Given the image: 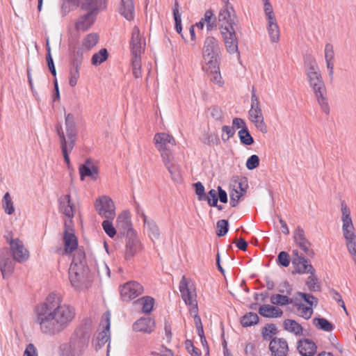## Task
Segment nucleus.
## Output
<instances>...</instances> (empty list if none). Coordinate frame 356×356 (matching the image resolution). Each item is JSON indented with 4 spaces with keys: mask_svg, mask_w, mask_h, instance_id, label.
<instances>
[{
    "mask_svg": "<svg viewBox=\"0 0 356 356\" xmlns=\"http://www.w3.org/2000/svg\"><path fill=\"white\" fill-rule=\"evenodd\" d=\"M273 356H286L289 351L287 341L283 338L274 337L269 343Z\"/></svg>",
    "mask_w": 356,
    "mask_h": 356,
    "instance_id": "obj_25",
    "label": "nucleus"
},
{
    "mask_svg": "<svg viewBox=\"0 0 356 356\" xmlns=\"http://www.w3.org/2000/svg\"><path fill=\"white\" fill-rule=\"evenodd\" d=\"M102 323H105L104 329L98 334L95 349L101 348L110 339L111 314L109 312H105L102 317Z\"/></svg>",
    "mask_w": 356,
    "mask_h": 356,
    "instance_id": "obj_22",
    "label": "nucleus"
},
{
    "mask_svg": "<svg viewBox=\"0 0 356 356\" xmlns=\"http://www.w3.org/2000/svg\"><path fill=\"white\" fill-rule=\"evenodd\" d=\"M277 332V327L273 323L267 324L262 328L261 334L264 339L267 340L272 338Z\"/></svg>",
    "mask_w": 356,
    "mask_h": 356,
    "instance_id": "obj_50",
    "label": "nucleus"
},
{
    "mask_svg": "<svg viewBox=\"0 0 356 356\" xmlns=\"http://www.w3.org/2000/svg\"><path fill=\"white\" fill-rule=\"evenodd\" d=\"M72 220L65 221V230L63 235L64 252L65 254L72 253L78 247V240L72 228Z\"/></svg>",
    "mask_w": 356,
    "mask_h": 356,
    "instance_id": "obj_14",
    "label": "nucleus"
},
{
    "mask_svg": "<svg viewBox=\"0 0 356 356\" xmlns=\"http://www.w3.org/2000/svg\"><path fill=\"white\" fill-rule=\"evenodd\" d=\"M83 56H82V50H74L70 60L69 70V84L71 87H74L79 79V70L83 63Z\"/></svg>",
    "mask_w": 356,
    "mask_h": 356,
    "instance_id": "obj_9",
    "label": "nucleus"
},
{
    "mask_svg": "<svg viewBox=\"0 0 356 356\" xmlns=\"http://www.w3.org/2000/svg\"><path fill=\"white\" fill-rule=\"evenodd\" d=\"M202 19L203 20L204 24L206 23L207 30L208 31L216 29V17L211 9L206 10L204 15V17H202Z\"/></svg>",
    "mask_w": 356,
    "mask_h": 356,
    "instance_id": "obj_38",
    "label": "nucleus"
},
{
    "mask_svg": "<svg viewBox=\"0 0 356 356\" xmlns=\"http://www.w3.org/2000/svg\"><path fill=\"white\" fill-rule=\"evenodd\" d=\"M243 196V193H240L238 191V188L234 189L229 194L230 200L229 204L231 207H235L237 206L238 200H240L241 197Z\"/></svg>",
    "mask_w": 356,
    "mask_h": 356,
    "instance_id": "obj_61",
    "label": "nucleus"
},
{
    "mask_svg": "<svg viewBox=\"0 0 356 356\" xmlns=\"http://www.w3.org/2000/svg\"><path fill=\"white\" fill-rule=\"evenodd\" d=\"M154 326V321L150 317H142L133 325V330L136 332L150 333Z\"/></svg>",
    "mask_w": 356,
    "mask_h": 356,
    "instance_id": "obj_32",
    "label": "nucleus"
},
{
    "mask_svg": "<svg viewBox=\"0 0 356 356\" xmlns=\"http://www.w3.org/2000/svg\"><path fill=\"white\" fill-rule=\"evenodd\" d=\"M295 306L297 309L300 312V316L305 319H309L312 315L313 309L311 307L305 306L302 303H295Z\"/></svg>",
    "mask_w": 356,
    "mask_h": 356,
    "instance_id": "obj_51",
    "label": "nucleus"
},
{
    "mask_svg": "<svg viewBox=\"0 0 356 356\" xmlns=\"http://www.w3.org/2000/svg\"><path fill=\"white\" fill-rule=\"evenodd\" d=\"M99 35L95 33H91L88 34L83 40L81 47L77 49L82 50V56L83 55V51H90L92 49L98 42Z\"/></svg>",
    "mask_w": 356,
    "mask_h": 356,
    "instance_id": "obj_34",
    "label": "nucleus"
},
{
    "mask_svg": "<svg viewBox=\"0 0 356 356\" xmlns=\"http://www.w3.org/2000/svg\"><path fill=\"white\" fill-rule=\"evenodd\" d=\"M9 245L13 260L22 263L29 259V251L24 248L23 242L19 238H10Z\"/></svg>",
    "mask_w": 356,
    "mask_h": 356,
    "instance_id": "obj_17",
    "label": "nucleus"
},
{
    "mask_svg": "<svg viewBox=\"0 0 356 356\" xmlns=\"http://www.w3.org/2000/svg\"><path fill=\"white\" fill-rule=\"evenodd\" d=\"M283 325L285 330L293 333L296 336H301L303 334L302 327L295 320L286 319L284 320Z\"/></svg>",
    "mask_w": 356,
    "mask_h": 356,
    "instance_id": "obj_36",
    "label": "nucleus"
},
{
    "mask_svg": "<svg viewBox=\"0 0 356 356\" xmlns=\"http://www.w3.org/2000/svg\"><path fill=\"white\" fill-rule=\"evenodd\" d=\"M60 145H63V139L67 146L74 147L77 140L78 129L75 118L73 114L68 113L65 118V131L60 123L55 126Z\"/></svg>",
    "mask_w": 356,
    "mask_h": 356,
    "instance_id": "obj_4",
    "label": "nucleus"
},
{
    "mask_svg": "<svg viewBox=\"0 0 356 356\" xmlns=\"http://www.w3.org/2000/svg\"><path fill=\"white\" fill-rule=\"evenodd\" d=\"M346 240V245L353 261H356V236Z\"/></svg>",
    "mask_w": 356,
    "mask_h": 356,
    "instance_id": "obj_52",
    "label": "nucleus"
},
{
    "mask_svg": "<svg viewBox=\"0 0 356 356\" xmlns=\"http://www.w3.org/2000/svg\"><path fill=\"white\" fill-rule=\"evenodd\" d=\"M162 161L171 175L172 179L175 181H179L181 178L179 166L175 162L173 155L168 156V154L164 153L163 154Z\"/></svg>",
    "mask_w": 356,
    "mask_h": 356,
    "instance_id": "obj_27",
    "label": "nucleus"
},
{
    "mask_svg": "<svg viewBox=\"0 0 356 356\" xmlns=\"http://www.w3.org/2000/svg\"><path fill=\"white\" fill-rule=\"evenodd\" d=\"M313 323L318 329L326 332H330L334 328L333 325L325 318H314Z\"/></svg>",
    "mask_w": 356,
    "mask_h": 356,
    "instance_id": "obj_43",
    "label": "nucleus"
},
{
    "mask_svg": "<svg viewBox=\"0 0 356 356\" xmlns=\"http://www.w3.org/2000/svg\"><path fill=\"white\" fill-rule=\"evenodd\" d=\"M102 227L106 234L111 238H113L117 234V229L113 227L112 222L108 220L102 222Z\"/></svg>",
    "mask_w": 356,
    "mask_h": 356,
    "instance_id": "obj_55",
    "label": "nucleus"
},
{
    "mask_svg": "<svg viewBox=\"0 0 356 356\" xmlns=\"http://www.w3.org/2000/svg\"><path fill=\"white\" fill-rule=\"evenodd\" d=\"M207 65V72L209 76L210 81L218 86H222L223 81L220 72L219 63L216 65L212 64Z\"/></svg>",
    "mask_w": 356,
    "mask_h": 356,
    "instance_id": "obj_35",
    "label": "nucleus"
},
{
    "mask_svg": "<svg viewBox=\"0 0 356 356\" xmlns=\"http://www.w3.org/2000/svg\"><path fill=\"white\" fill-rule=\"evenodd\" d=\"M67 1L75 7L80 6L81 10L97 16L107 7V0H67Z\"/></svg>",
    "mask_w": 356,
    "mask_h": 356,
    "instance_id": "obj_8",
    "label": "nucleus"
},
{
    "mask_svg": "<svg viewBox=\"0 0 356 356\" xmlns=\"http://www.w3.org/2000/svg\"><path fill=\"white\" fill-rule=\"evenodd\" d=\"M144 226L148 236L154 243L155 241L159 239V227L154 220H151V221L147 222V224H145Z\"/></svg>",
    "mask_w": 356,
    "mask_h": 356,
    "instance_id": "obj_37",
    "label": "nucleus"
},
{
    "mask_svg": "<svg viewBox=\"0 0 356 356\" xmlns=\"http://www.w3.org/2000/svg\"><path fill=\"white\" fill-rule=\"evenodd\" d=\"M308 82L310 87L312 88L322 111L328 115L330 109L327 98L326 97V88L322 76L318 75L317 78L313 79Z\"/></svg>",
    "mask_w": 356,
    "mask_h": 356,
    "instance_id": "obj_7",
    "label": "nucleus"
},
{
    "mask_svg": "<svg viewBox=\"0 0 356 356\" xmlns=\"http://www.w3.org/2000/svg\"><path fill=\"white\" fill-rule=\"evenodd\" d=\"M218 200V191L215 189H211L207 195L205 201H207L210 206H217Z\"/></svg>",
    "mask_w": 356,
    "mask_h": 356,
    "instance_id": "obj_63",
    "label": "nucleus"
},
{
    "mask_svg": "<svg viewBox=\"0 0 356 356\" xmlns=\"http://www.w3.org/2000/svg\"><path fill=\"white\" fill-rule=\"evenodd\" d=\"M195 194L200 201H204L207 199V195L204 191V186L200 181H197L193 184Z\"/></svg>",
    "mask_w": 356,
    "mask_h": 356,
    "instance_id": "obj_54",
    "label": "nucleus"
},
{
    "mask_svg": "<svg viewBox=\"0 0 356 356\" xmlns=\"http://www.w3.org/2000/svg\"><path fill=\"white\" fill-rule=\"evenodd\" d=\"M69 279L71 285L76 290H82L88 287L90 281L89 268L87 266L70 265L69 268Z\"/></svg>",
    "mask_w": 356,
    "mask_h": 356,
    "instance_id": "obj_5",
    "label": "nucleus"
},
{
    "mask_svg": "<svg viewBox=\"0 0 356 356\" xmlns=\"http://www.w3.org/2000/svg\"><path fill=\"white\" fill-rule=\"evenodd\" d=\"M277 263L280 266L287 267L290 264V257L289 254L284 251H282L278 254L277 258Z\"/></svg>",
    "mask_w": 356,
    "mask_h": 356,
    "instance_id": "obj_57",
    "label": "nucleus"
},
{
    "mask_svg": "<svg viewBox=\"0 0 356 356\" xmlns=\"http://www.w3.org/2000/svg\"><path fill=\"white\" fill-rule=\"evenodd\" d=\"M74 264L76 265V267H79V266H86L85 254L83 252H79L74 256L70 265Z\"/></svg>",
    "mask_w": 356,
    "mask_h": 356,
    "instance_id": "obj_58",
    "label": "nucleus"
},
{
    "mask_svg": "<svg viewBox=\"0 0 356 356\" xmlns=\"http://www.w3.org/2000/svg\"><path fill=\"white\" fill-rule=\"evenodd\" d=\"M131 236L125 237L124 259L129 261L141 250L142 244L136 232H130Z\"/></svg>",
    "mask_w": 356,
    "mask_h": 356,
    "instance_id": "obj_11",
    "label": "nucleus"
},
{
    "mask_svg": "<svg viewBox=\"0 0 356 356\" xmlns=\"http://www.w3.org/2000/svg\"><path fill=\"white\" fill-rule=\"evenodd\" d=\"M120 291L121 298L124 301H129L141 295L144 288L136 281H129L120 287Z\"/></svg>",
    "mask_w": 356,
    "mask_h": 356,
    "instance_id": "obj_12",
    "label": "nucleus"
},
{
    "mask_svg": "<svg viewBox=\"0 0 356 356\" xmlns=\"http://www.w3.org/2000/svg\"><path fill=\"white\" fill-rule=\"evenodd\" d=\"M270 302L273 305L284 306L293 303V299L287 296L282 294L272 295L270 297Z\"/></svg>",
    "mask_w": 356,
    "mask_h": 356,
    "instance_id": "obj_44",
    "label": "nucleus"
},
{
    "mask_svg": "<svg viewBox=\"0 0 356 356\" xmlns=\"http://www.w3.org/2000/svg\"><path fill=\"white\" fill-rule=\"evenodd\" d=\"M297 295L301 297L311 307L314 305H317V298H315L313 295L303 292H298Z\"/></svg>",
    "mask_w": 356,
    "mask_h": 356,
    "instance_id": "obj_60",
    "label": "nucleus"
},
{
    "mask_svg": "<svg viewBox=\"0 0 356 356\" xmlns=\"http://www.w3.org/2000/svg\"><path fill=\"white\" fill-rule=\"evenodd\" d=\"M79 175L81 180H84L86 177H89L92 180H97L98 179L99 168L95 165L94 161L88 158L84 163L79 166Z\"/></svg>",
    "mask_w": 356,
    "mask_h": 356,
    "instance_id": "obj_23",
    "label": "nucleus"
},
{
    "mask_svg": "<svg viewBox=\"0 0 356 356\" xmlns=\"http://www.w3.org/2000/svg\"><path fill=\"white\" fill-rule=\"evenodd\" d=\"M268 33L272 42L280 40V30L276 19L268 21Z\"/></svg>",
    "mask_w": 356,
    "mask_h": 356,
    "instance_id": "obj_39",
    "label": "nucleus"
},
{
    "mask_svg": "<svg viewBox=\"0 0 356 356\" xmlns=\"http://www.w3.org/2000/svg\"><path fill=\"white\" fill-rule=\"evenodd\" d=\"M220 47L218 40L213 37H207L203 47V58L207 65H216L220 62Z\"/></svg>",
    "mask_w": 356,
    "mask_h": 356,
    "instance_id": "obj_6",
    "label": "nucleus"
},
{
    "mask_svg": "<svg viewBox=\"0 0 356 356\" xmlns=\"http://www.w3.org/2000/svg\"><path fill=\"white\" fill-rule=\"evenodd\" d=\"M143 305L142 310L144 313L149 314L153 309L154 300L150 296H145L138 300Z\"/></svg>",
    "mask_w": 356,
    "mask_h": 356,
    "instance_id": "obj_48",
    "label": "nucleus"
},
{
    "mask_svg": "<svg viewBox=\"0 0 356 356\" xmlns=\"http://www.w3.org/2000/svg\"><path fill=\"white\" fill-rule=\"evenodd\" d=\"M259 318L256 313L249 312L244 315L241 319V323L243 327H250L256 325Z\"/></svg>",
    "mask_w": 356,
    "mask_h": 356,
    "instance_id": "obj_41",
    "label": "nucleus"
},
{
    "mask_svg": "<svg viewBox=\"0 0 356 356\" xmlns=\"http://www.w3.org/2000/svg\"><path fill=\"white\" fill-rule=\"evenodd\" d=\"M179 5L178 1L176 0L175 2V4H174L173 8H172V13H173V17H174V19H175V30L178 33L181 34V31H182L181 17V14L179 13Z\"/></svg>",
    "mask_w": 356,
    "mask_h": 356,
    "instance_id": "obj_45",
    "label": "nucleus"
},
{
    "mask_svg": "<svg viewBox=\"0 0 356 356\" xmlns=\"http://www.w3.org/2000/svg\"><path fill=\"white\" fill-rule=\"evenodd\" d=\"M264 6V12L268 21H272L275 19V15L273 13V7L269 2V0H263Z\"/></svg>",
    "mask_w": 356,
    "mask_h": 356,
    "instance_id": "obj_59",
    "label": "nucleus"
},
{
    "mask_svg": "<svg viewBox=\"0 0 356 356\" xmlns=\"http://www.w3.org/2000/svg\"><path fill=\"white\" fill-rule=\"evenodd\" d=\"M131 63L134 76L136 79L140 78L142 76L141 57L136 56L135 58H131Z\"/></svg>",
    "mask_w": 356,
    "mask_h": 356,
    "instance_id": "obj_49",
    "label": "nucleus"
},
{
    "mask_svg": "<svg viewBox=\"0 0 356 356\" xmlns=\"http://www.w3.org/2000/svg\"><path fill=\"white\" fill-rule=\"evenodd\" d=\"M249 116L250 120L261 132L264 134L267 133L268 129L264 121V116L259 99L251 102V108L249 111Z\"/></svg>",
    "mask_w": 356,
    "mask_h": 356,
    "instance_id": "obj_15",
    "label": "nucleus"
},
{
    "mask_svg": "<svg viewBox=\"0 0 356 356\" xmlns=\"http://www.w3.org/2000/svg\"><path fill=\"white\" fill-rule=\"evenodd\" d=\"M293 259L292 264L295 267L296 272L299 274L309 273L315 274V269L311 264H308L307 260L302 254H299L297 250H293Z\"/></svg>",
    "mask_w": 356,
    "mask_h": 356,
    "instance_id": "obj_18",
    "label": "nucleus"
},
{
    "mask_svg": "<svg viewBox=\"0 0 356 356\" xmlns=\"http://www.w3.org/2000/svg\"><path fill=\"white\" fill-rule=\"evenodd\" d=\"M216 234L219 236H223L227 234L229 230V223L227 220H220L216 224Z\"/></svg>",
    "mask_w": 356,
    "mask_h": 356,
    "instance_id": "obj_53",
    "label": "nucleus"
},
{
    "mask_svg": "<svg viewBox=\"0 0 356 356\" xmlns=\"http://www.w3.org/2000/svg\"><path fill=\"white\" fill-rule=\"evenodd\" d=\"M108 53L106 49H101L98 52L93 54L91 58V63L97 66L106 61L108 58Z\"/></svg>",
    "mask_w": 356,
    "mask_h": 356,
    "instance_id": "obj_40",
    "label": "nucleus"
},
{
    "mask_svg": "<svg viewBox=\"0 0 356 356\" xmlns=\"http://www.w3.org/2000/svg\"><path fill=\"white\" fill-rule=\"evenodd\" d=\"M15 260L9 257L6 248L0 249V270L3 277L7 278L11 275L15 268Z\"/></svg>",
    "mask_w": 356,
    "mask_h": 356,
    "instance_id": "obj_21",
    "label": "nucleus"
},
{
    "mask_svg": "<svg viewBox=\"0 0 356 356\" xmlns=\"http://www.w3.org/2000/svg\"><path fill=\"white\" fill-rule=\"evenodd\" d=\"M259 313L264 317L277 318L280 317L283 312L281 309L270 305H264L259 307Z\"/></svg>",
    "mask_w": 356,
    "mask_h": 356,
    "instance_id": "obj_33",
    "label": "nucleus"
},
{
    "mask_svg": "<svg viewBox=\"0 0 356 356\" xmlns=\"http://www.w3.org/2000/svg\"><path fill=\"white\" fill-rule=\"evenodd\" d=\"M59 211L72 220L74 217V204L71 202L70 195L69 194L61 196L59 198Z\"/></svg>",
    "mask_w": 356,
    "mask_h": 356,
    "instance_id": "obj_26",
    "label": "nucleus"
},
{
    "mask_svg": "<svg viewBox=\"0 0 356 356\" xmlns=\"http://www.w3.org/2000/svg\"><path fill=\"white\" fill-rule=\"evenodd\" d=\"M95 208L98 213L105 218L113 219L115 216L114 203L106 195L102 196L97 200Z\"/></svg>",
    "mask_w": 356,
    "mask_h": 356,
    "instance_id": "obj_13",
    "label": "nucleus"
},
{
    "mask_svg": "<svg viewBox=\"0 0 356 356\" xmlns=\"http://www.w3.org/2000/svg\"><path fill=\"white\" fill-rule=\"evenodd\" d=\"M90 323L77 327L69 343L60 346V356H81L86 349L90 338Z\"/></svg>",
    "mask_w": 356,
    "mask_h": 356,
    "instance_id": "obj_3",
    "label": "nucleus"
},
{
    "mask_svg": "<svg viewBox=\"0 0 356 356\" xmlns=\"http://www.w3.org/2000/svg\"><path fill=\"white\" fill-rule=\"evenodd\" d=\"M130 49L132 56L131 58H135L136 56L140 57L142 53L141 38L140 31L137 26H135L132 31Z\"/></svg>",
    "mask_w": 356,
    "mask_h": 356,
    "instance_id": "obj_28",
    "label": "nucleus"
},
{
    "mask_svg": "<svg viewBox=\"0 0 356 356\" xmlns=\"http://www.w3.org/2000/svg\"><path fill=\"white\" fill-rule=\"evenodd\" d=\"M297 348L302 356H314L316 352V343L309 339H302L298 341Z\"/></svg>",
    "mask_w": 356,
    "mask_h": 356,
    "instance_id": "obj_29",
    "label": "nucleus"
},
{
    "mask_svg": "<svg viewBox=\"0 0 356 356\" xmlns=\"http://www.w3.org/2000/svg\"><path fill=\"white\" fill-rule=\"evenodd\" d=\"M179 291L181 298L186 305L192 304L193 302H196V292L193 284H189L186 280L185 276H183L179 283Z\"/></svg>",
    "mask_w": 356,
    "mask_h": 356,
    "instance_id": "obj_24",
    "label": "nucleus"
},
{
    "mask_svg": "<svg viewBox=\"0 0 356 356\" xmlns=\"http://www.w3.org/2000/svg\"><path fill=\"white\" fill-rule=\"evenodd\" d=\"M218 21L227 52L230 54L238 53V38L236 34L237 17L232 6H225L220 9Z\"/></svg>",
    "mask_w": 356,
    "mask_h": 356,
    "instance_id": "obj_2",
    "label": "nucleus"
},
{
    "mask_svg": "<svg viewBox=\"0 0 356 356\" xmlns=\"http://www.w3.org/2000/svg\"><path fill=\"white\" fill-rule=\"evenodd\" d=\"M118 12L127 20H133L135 16L134 0H121L118 7Z\"/></svg>",
    "mask_w": 356,
    "mask_h": 356,
    "instance_id": "obj_30",
    "label": "nucleus"
},
{
    "mask_svg": "<svg viewBox=\"0 0 356 356\" xmlns=\"http://www.w3.org/2000/svg\"><path fill=\"white\" fill-rule=\"evenodd\" d=\"M341 220H342V232L345 239L356 236L355 233V227L350 216V211L347 207L345 202H341Z\"/></svg>",
    "mask_w": 356,
    "mask_h": 356,
    "instance_id": "obj_16",
    "label": "nucleus"
},
{
    "mask_svg": "<svg viewBox=\"0 0 356 356\" xmlns=\"http://www.w3.org/2000/svg\"><path fill=\"white\" fill-rule=\"evenodd\" d=\"M74 316V308L60 305L58 298L52 293L35 307L33 322L42 334L53 337L63 332Z\"/></svg>",
    "mask_w": 356,
    "mask_h": 356,
    "instance_id": "obj_1",
    "label": "nucleus"
},
{
    "mask_svg": "<svg viewBox=\"0 0 356 356\" xmlns=\"http://www.w3.org/2000/svg\"><path fill=\"white\" fill-rule=\"evenodd\" d=\"M154 141L156 148L161 153V156L163 158V154L165 153L168 156L172 155V148L175 146L176 143L175 138L166 133H157L154 137Z\"/></svg>",
    "mask_w": 356,
    "mask_h": 356,
    "instance_id": "obj_10",
    "label": "nucleus"
},
{
    "mask_svg": "<svg viewBox=\"0 0 356 356\" xmlns=\"http://www.w3.org/2000/svg\"><path fill=\"white\" fill-rule=\"evenodd\" d=\"M2 207L6 213L11 215L15 211L13 202L8 192L6 193L2 200Z\"/></svg>",
    "mask_w": 356,
    "mask_h": 356,
    "instance_id": "obj_46",
    "label": "nucleus"
},
{
    "mask_svg": "<svg viewBox=\"0 0 356 356\" xmlns=\"http://www.w3.org/2000/svg\"><path fill=\"white\" fill-rule=\"evenodd\" d=\"M259 165V158L257 155L250 156L246 161V167L248 170H254Z\"/></svg>",
    "mask_w": 356,
    "mask_h": 356,
    "instance_id": "obj_64",
    "label": "nucleus"
},
{
    "mask_svg": "<svg viewBox=\"0 0 356 356\" xmlns=\"http://www.w3.org/2000/svg\"><path fill=\"white\" fill-rule=\"evenodd\" d=\"M314 275L310 274V276L307 280L306 285L310 291L315 292L320 291L321 287L317 283V279Z\"/></svg>",
    "mask_w": 356,
    "mask_h": 356,
    "instance_id": "obj_56",
    "label": "nucleus"
},
{
    "mask_svg": "<svg viewBox=\"0 0 356 356\" xmlns=\"http://www.w3.org/2000/svg\"><path fill=\"white\" fill-rule=\"evenodd\" d=\"M334 52L333 46L330 43H327L325 46V62H334Z\"/></svg>",
    "mask_w": 356,
    "mask_h": 356,
    "instance_id": "obj_62",
    "label": "nucleus"
},
{
    "mask_svg": "<svg viewBox=\"0 0 356 356\" xmlns=\"http://www.w3.org/2000/svg\"><path fill=\"white\" fill-rule=\"evenodd\" d=\"M116 229L118 235L120 237L131 236L130 232H135L132 228L130 216L127 212H124L118 216L116 220Z\"/></svg>",
    "mask_w": 356,
    "mask_h": 356,
    "instance_id": "obj_19",
    "label": "nucleus"
},
{
    "mask_svg": "<svg viewBox=\"0 0 356 356\" xmlns=\"http://www.w3.org/2000/svg\"><path fill=\"white\" fill-rule=\"evenodd\" d=\"M293 238L296 245L309 257H313L314 252L310 248L311 243L306 238L302 228L298 227L293 232Z\"/></svg>",
    "mask_w": 356,
    "mask_h": 356,
    "instance_id": "obj_20",
    "label": "nucleus"
},
{
    "mask_svg": "<svg viewBox=\"0 0 356 356\" xmlns=\"http://www.w3.org/2000/svg\"><path fill=\"white\" fill-rule=\"evenodd\" d=\"M238 137L242 144L245 145H251L254 143V139L250 135L248 127H243L238 133Z\"/></svg>",
    "mask_w": 356,
    "mask_h": 356,
    "instance_id": "obj_47",
    "label": "nucleus"
},
{
    "mask_svg": "<svg viewBox=\"0 0 356 356\" xmlns=\"http://www.w3.org/2000/svg\"><path fill=\"white\" fill-rule=\"evenodd\" d=\"M303 61L305 72L319 69L315 58L312 54H306L304 55Z\"/></svg>",
    "mask_w": 356,
    "mask_h": 356,
    "instance_id": "obj_42",
    "label": "nucleus"
},
{
    "mask_svg": "<svg viewBox=\"0 0 356 356\" xmlns=\"http://www.w3.org/2000/svg\"><path fill=\"white\" fill-rule=\"evenodd\" d=\"M96 17L97 15L88 12L80 15L75 24L76 29L81 31H87L94 24Z\"/></svg>",
    "mask_w": 356,
    "mask_h": 356,
    "instance_id": "obj_31",
    "label": "nucleus"
}]
</instances>
